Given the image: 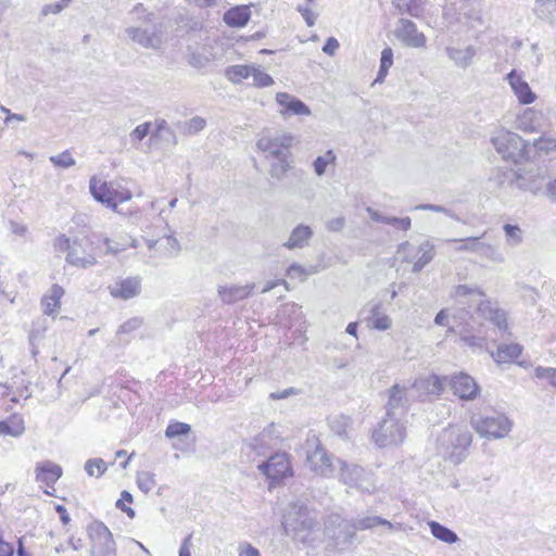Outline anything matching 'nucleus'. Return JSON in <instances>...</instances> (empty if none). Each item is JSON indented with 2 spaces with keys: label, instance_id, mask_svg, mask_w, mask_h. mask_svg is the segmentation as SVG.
I'll return each instance as SVG.
<instances>
[{
  "label": "nucleus",
  "instance_id": "37",
  "mask_svg": "<svg viewBox=\"0 0 556 556\" xmlns=\"http://www.w3.org/2000/svg\"><path fill=\"white\" fill-rule=\"evenodd\" d=\"M252 71L253 64H237L229 66L225 72V76L233 84H241L244 79L250 78Z\"/></svg>",
  "mask_w": 556,
  "mask_h": 556
},
{
  "label": "nucleus",
  "instance_id": "45",
  "mask_svg": "<svg viewBox=\"0 0 556 556\" xmlns=\"http://www.w3.org/2000/svg\"><path fill=\"white\" fill-rule=\"evenodd\" d=\"M129 16L132 22L139 25H149L152 22L153 13L148 12L143 4L138 3L131 9Z\"/></svg>",
  "mask_w": 556,
  "mask_h": 556
},
{
  "label": "nucleus",
  "instance_id": "48",
  "mask_svg": "<svg viewBox=\"0 0 556 556\" xmlns=\"http://www.w3.org/2000/svg\"><path fill=\"white\" fill-rule=\"evenodd\" d=\"M252 85L255 87H268L274 84V79L267 73L263 72L258 66L253 64V71L251 73Z\"/></svg>",
  "mask_w": 556,
  "mask_h": 556
},
{
  "label": "nucleus",
  "instance_id": "40",
  "mask_svg": "<svg viewBox=\"0 0 556 556\" xmlns=\"http://www.w3.org/2000/svg\"><path fill=\"white\" fill-rule=\"evenodd\" d=\"M503 231L505 235V243L509 248H517L523 242V230L511 224H504Z\"/></svg>",
  "mask_w": 556,
  "mask_h": 556
},
{
  "label": "nucleus",
  "instance_id": "1",
  "mask_svg": "<svg viewBox=\"0 0 556 556\" xmlns=\"http://www.w3.org/2000/svg\"><path fill=\"white\" fill-rule=\"evenodd\" d=\"M282 527L287 535L306 545L314 544V533L318 529L317 513L302 501L288 505L282 516Z\"/></svg>",
  "mask_w": 556,
  "mask_h": 556
},
{
  "label": "nucleus",
  "instance_id": "30",
  "mask_svg": "<svg viewBox=\"0 0 556 556\" xmlns=\"http://www.w3.org/2000/svg\"><path fill=\"white\" fill-rule=\"evenodd\" d=\"M543 115L540 111L528 108L517 116V128L526 132H534L541 127Z\"/></svg>",
  "mask_w": 556,
  "mask_h": 556
},
{
  "label": "nucleus",
  "instance_id": "31",
  "mask_svg": "<svg viewBox=\"0 0 556 556\" xmlns=\"http://www.w3.org/2000/svg\"><path fill=\"white\" fill-rule=\"evenodd\" d=\"M63 295L64 289L59 285H53L41 300L43 313L54 318L59 313Z\"/></svg>",
  "mask_w": 556,
  "mask_h": 556
},
{
  "label": "nucleus",
  "instance_id": "56",
  "mask_svg": "<svg viewBox=\"0 0 556 556\" xmlns=\"http://www.w3.org/2000/svg\"><path fill=\"white\" fill-rule=\"evenodd\" d=\"M535 377L539 379H546L556 388V368L539 366L534 369Z\"/></svg>",
  "mask_w": 556,
  "mask_h": 556
},
{
  "label": "nucleus",
  "instance_id": "60",
  "mask_svg": "<svg viewBox=\"0 0 556 556\" xmlns=\"http://www.w3.org/2000/svg\"><path fill=\"white\" fill-rule=\"evenodd\" d=\"M455 295L456 296H466V295L484 296L485 294L479 288H470V287L465 286V285H459L455 289Z\"/></svg>",
  "mask_w": 556,
  "mask_h": 556
},
{
  "label": "nucleus",
  "instance_id": "24",
  "mask_svg": "<svg viewBox=\"0 0 556 556\" xmlns=\"http://www.w3.org/2000/svg\"><path fill=\"white\" fill-rule=\"evenodd\" d=\"M255 285L253 282L247 285H219L217 294L224 304H235L251 295Z\"/></svg>",
  "mask_w": 556,
  "mask_h": 556
},
{
  "label": "nucleus",
  "instance_id": "7",
  "mask_svg": "<svg viewBox=\"0 0 556 556\" xmlns=\"http://www.w3.org/2000/svg\"><path fill=\"white\" fill-rule=\"evenodd\" d=\"M306 446L308 448L306 452V464L308 468L317 476L324 478L332 477L334 472L333 458L320 445L316 435L307 438Z\"/></svg>",
  "mask_w": 556,
  "mask_h": 556
},
{
  "label": "nucleus",
  "instance_id": "47",
  "mask_svg": "<svg viewBox=\"0 0 556 556\" xmlns=\"http://www.w3.org/2000/svg\"><path fill=\"white\" fill-rule=\"evenodd\" d=\"M137 485L143 493H149L155 485V475L151 471H140L137 473Z\"/></svg>",
  "mask_w": 556,
  "mask_h": 556
},
{
  "label": "nucleus",
  "instance_id": "41",
  "mask_svg": "<svg viewBox=\"0 0 556 556\" xmlns=\"http://www.w3.org/2000/svg\"><path fill=\"white\" fill-rule=\"evenodd\" d=\"M479 256L496 263V264H503L505 262L504 254L500 251V249L496 245L482 242L479 245V250L477 253Z\"/></svg>",
  "mask_w": 556,
  "mask_h": 556
},
{
  "label": "nucleus",
  "instance_id": "46",
  "mask_svg": "<svg viewBox=\"0 0 556 556\" xmlns=\"http://www.w3.org/2000/svg\"><path fill=\"white\" fill-rule=\"evenodd\" d=\"M481 237H469L466 239H447L446 242H459L456 248L458 252H472L478 253Z\"/></svg>",
  "mask_w": 556,
  "mask_h": 556
},
{
  "label": "nucleus",
  "instance_id": "29",
  "mask_svg": "<svg viewBox=\"0 0 556 556\" xmlns=\"http://www.w3.org/2000/svg\"><path fill=\"white\" fill-rule=\"evenodd\" d=\"M62 467L50 460L38 463L36 466V480L52 486L62 476Z\"/></svg>",
  "mask_w": 556,
  "mask_h": 556
},
{
  "label": "nucleus",
  "instance_id": "22",
  "mask_svg": "<svg viewBox=\"0 0 556 556\" xmlns=\"http://www.w3.org/2000/svg\"><path fill=\"white\" fill-rule=\"evenodd\" d=\"M108 288L113 298L129 300L141 292V278L136 276L118 279Z\"/></svg>",
  "mask_w": 556,
  "mask_h": 556
},
{
  "label": "nucleus",
  "instance_id": "5",
  "mask_svg": "<svg viewBox=\"0 0 556 556\" xmlns=\"http://www.w3.org/2000/svg\"><path fill=\"white\" fill-rule=\"evenodd\" d=\"M89 189L94 200L118 214L122 213L118 210V203L129 201L132 197L128 189L115 186L113 182L102 181L97 177H91Z\"/></svg>",
  "mask_w": 556,
  "mask_h": 556
},
{
  "label": "nucleus",
  "instance_id": "18",
  "mask_svg": "<svg viewBox=\"0 0 556 556\" xmlns=\"http://www.w3.org/2000/svg\"><path fill=\"white\" fill-rule=\"evenodd\" d=\"M396 38L407 47L424 48L427 38L419 31L416 24L409 20L401 18L395 28Z\"/></svg>",
  "mask_w": 556,
  "mask_h": 556
},
{
  "label": "nucleus",
  "instance_id": "20",
  "mask_svg": "<svg viewBox=\"0 0 556 556\" xmlns=\"http://www.w3.org/2000/svg\"><path fill=\"white\" fill-rule=\"evenodd\" d=\"M477 311L481 317L491 321L501 332L508 331L507 312L501 308L497 303L481 300Z\"/></svg>",
  "mask_w": 556,
  "mask_h": 556
},
{
  "label": "nucleus",
  "instance_id": "17",
  "mask_svg": "<svg viewBox=\"0 0 556 556\" xmlns=\"http://www.w3.org/2000/svg\"><path fill=\"white\" fill-rule=\"evenodd\" d=\"M446 382L450 384L453 393L460 400L472 401L478 396L480 392V389L475 379L464 372L451 376L450 378L447 377Z\"/></svg>",
  "mask_w": 556,
  "mask_h": 556
},
{
  "label": "nucleus",
  "instance_id": "27",
  "mask_svg": "<svg viewBox=\"0 0 556 556\" xmlns=\"http://www.w3.org/2000/svg\"><path fill=\"white\" fill-rule=\"evenodd\" d=\"M276 101L282 108L281 114L311 115L309 108L303 101L287 92H278Z\"/></svg>",
  "mask_w": 556,
  "mask_h": 556
},
{
  "label": "nucleus",
  "instance_id": "11",
  "mask_svg": "<svg viewBox=\"0 0 556 556\" xmlns=\"http://www.w3.org/2000/svg\"><path fill=\"white\" fill-rule=\"evenodd\" d=\"M340 465L339 479L345 485L355 488L362 492L372 493L376 489L371 472L357 465H349L338 460Z\"/></svg>",
  "mask_w": 556,
  "mask_h": 556
},
{
  "label": "nucleus",
  "instance_id": "10",
  "mask_svg": "<svg viewBox=\"0 0 556 556\" xmlns=\"http://www.w3.org/2000/svg\"><path fill=\"white\" fill-rule=\"evenodd\" d=\"M257 469L269 480L270 486L279 484L293 475L290 457L287 453L270 455L267 460L257 465Z\"/></svg>",
  "mask_w": 556,
  "mask_h": 556
},
{
  "label": "nucleus",
  "instance_id": "49",
  "mask_svg": "<svg viewBox=\"0 0 556 556\" xmlns=\"http://www.w3.org/2000/svg\"><path fill=\"white\" fill-rule=\"evenodd\" d=\"M288 159H289V156L275 159L276 162H274L270 165L271 177H274L276 179H281L286 175V173L290 168V163H289Z\"/></svg>",
  "mask_w": 556,
  "mask_h": 556
},
{
  "label": "nucleus",
  "instance_id": "16",
  "mask_svg": "<svg viewBox=\"0 0 556 556\" xmlns=\"http://www.w3.org/2000/svg\"><path fill=\"white\" fill-rule=\"evenodd\" d=\"M55 248L61 252H67L66 262L75 267L88 268L97 263L94 255H78L80 240H71L65 236H60L55 240Z\"/></svg>",
  "mask_w": 556,
  "mask_h": 556
},
{
  "label": "nucleus",
  "instance_id": "58",
  "mask_svg": "<svg viewBox=\"0 0 556 556\" xmlns=\"http://www.w3.org/2000/svg\"><path fill=\"white\" fill-rule=\"evenodd\" d=\"M309 273L300 264H292L287 269V276L291 279L303 281Z\"/></svg>",
  "mask_w": 556,
  "mask_h": 556
},
{
  "label": "nucleus",
  "instance_id": "2",
  "mask_svg": "<svg viewBox=\"0 0 556 556\" xmlns=\"http://www.w3.org/2000/svg\"><path fill=\"white\" fill-rule=\"evenodd\" d=\"M324 534L327 538L328 552L329 549L343 551L352 544L356 535L354 521L339 513H330L324 522Z\"/></svg>",
  "mask_w": 556,
  "mask_h": 556
},
{
  "label": "nucleus",
  "instance_id": "34",
  "mask_svg": "<svg viewBox=\"0 0 556 556\" xmlns=\"http://www.w3.org/2000/svg\"><path fill=\"white\" fill-rule=\"evenodd\" d=\"M434 255V245L428 240L422 242L418 248L416 260L413 262V271H421L433 260Z\"/></svg>",
  "mask_w": 556,
  "mask_h": 556
},
{
  "label": "nucleus",
  "instance_id": "50",
  "mask_svg": "<svg viewBox=\"0 0 556 556\" xmlns=\"http://www.w3.org/2000/svg\"><path fill=\"white\" fill-rule=\"evenodd\" d=\"M85 470L90 477H100L105 472L106 466L103 459L93 458L86 462Z\"/></svg>",
  "mask_w": 556,
  "mask_h": 556
},
{
  "label": "nucleus",
  "instance_id": "19",
  "mask_svg": "<svg viewBox=\"0 0 556 556\" xmlns=\"http://www.w3.org/2000/svg\"><path fill=\"white\" fill-rule=\"evenodd\" d=\"M446 380L447 376L440 377L431 374L416 379L412 384V389L416 392V396L418 399L424 400L430 395H440L444 389Z\"/></svg>",
  "mask_w": 556,
  "mask_h": 556
},
{
  "label": "nucleus",
  "instance_id": "28",
  "mask_svg": "<svg viewBox=\"0 0 556 556\" xmlns=\"http://www.w3.org/2000/svg\"><path fill=\"white\" fill-rule=\"evenodd\" d=\"M313 235V229L309 226L299 224L292 229L288 240L282 245L288 250L304 249L309 244Z\"/></svg>",
  "mask_w": 556,
  "mask_h": 556
},
{
  "label": "nucleus",
  "instance_id": "35",
  "mask_svg": "<svg viewBox=\"0 0 556 556\" xmlns=\"http://www.w3.org/2000/svg\"><path fill=\"white\" fill-rule=\"evenodd\" d=\"M354 526H355L356 531L357 530H369L377 526H386L390 530L401 528L400 525H399V527H395L392 522H390L389 520H387L382 517H379V516H365L362 518H357L356 520H354Z\"/></svg>",
  "mask_w": 556,
  "mask_h": 556
},
{
  "label": "nucleus",
  "instance_id": "13",
  "mask_svg": "<svg viewBox=\"0 0 556 556\" xmlns=\"http://www.w3.org/2000/svg\"><path fill=\"white\" fill-rule=\"evenodd\" d=\"M510 184L516 188L529 191L532 194L545 193L547 175L546 170L538 168L527 172H510Z\"/></svg>",
  "mask_w": 556,
  "mask_h": 556
},
{
  "label": "nucleus",
  "instance_id": "23",
  "mask_svg": "<svg viewBox=\"0 0 556 556\" xmlns=\"http://www.w3.org/2000/svg\"><path fill=\"white\" fill-rule=\"evenodd\" d=\"M409 399L407 388L394 384L389 390V400L387 403V415L402 418L408 407Z\"/></svg>",
  "mask_w": 556,
  "mask_h": 556
},
{
  "label": "nucleus",
  "instance_id": "52",
  "mask_svg": "<svg viewBox=\"0 0 556 556\" xmlns=\"http://www.w3.org/2000/svg\"><path fill=\"white\" fill-rule=\"evenodd\" d=\"M71 2L72 0H60L56 3L45 4L41 8L40 15L42 17H46L50 14L56 15L61 13Z\"/></svg>",
  "mask_w": 556,
  "mask_h": 556
},
{
  "label": "nucleus",
  "instance_id": "54",
  "mask_svg": "<svg viewBox=\"0 0 556 556\" xmlns=\"http://www.w3.org/2000/svg\"><path fill=\"white\" fill-rule=\"evenodd\" d=\"M206 125V121L200 116H194L186 122L185 131L188 135H195L202 129H204Z\"/></svg>",
  "mask_w": 556,
  "mask_h": 556
},
{
  "label": "nucleus",
  "instance_id": "63",
  "mask_svg": "<svg viewBox=\"0 0 556 556\" xmlns=\"http://www.w3.org/2000/svg\"><path fill=\"white\" fill-rule=\"evenodd\" d=\"M387 225H391L393 226L394 228L396 229H402V230H408L412 226V220L409 217H402V218H399V217H390V220Z\"/></svg>",
  "mask_w": 556,
  "mask_h": 556
},
{
  "label": "nucleus",
  "instance_id": "32",
  "mask_svg": "<svg viewBox=\"0 0 556 556\" xmlns=\"http://www.w3.org/2000/svg\"><path fill=\"white\" fill-rule=\"evenodd\" d=\"M251 17V11L248 5H237L224 13V22L230 27H243Z\"/></svg>",
  "mask_w": 556,
  "mask_h": 556
},
{
  "label": "nucleus",
  "instance_id": "4",
  "mask_svg": "<svg viewBox=\"0 0 556 556\" xmlns=\"http://www.w3.org/2000/svg\"><path fill=\"white\" fill-rule=\"evenodd\" d=\"M470 424L481 438L488 440L506 438L514 425L505 414L498 412H493L490 415L473 416Z\"/></svg>",
  "mask_w": 556,
  "mask_h": 556
},
{
  "label": "nucleus",
  "instance_id": "51",
  "mask_svg": "<svg viewBox=\"0 0 556 556\" xmlns=\"http://www.w3.org/2000/svg\"><path fill=\"white\" fill-rule=\"evenodd\" d=\"M190 431H191L190 425L185 424V422L175 421V422H170L167 426V428L165 430V435H166V438L172 439V438H176L179 435H186Z\"/></svg>",
  "mask_w": 556,
  "mask_h": 556
},
{
  "label": "nucleus",
  "instance_id": "38",
  "mask_svg": "<svg viewBox=\"0 0 556 556\" xmlns=\"http://www.w3.org/2000/svg\"><path fill=\"white\" fill-rule=\"evenodd\" d=\"M428 526L430 528L431 534L435 539L448 544H453L458 541V536L454 531L439 523L438 521H429Z\"/></svg>",
  "mask_w": 556,
  "mask_h": 556
},
{
  "label": "nucleus",
  "instance_id": "8",
  "mask_svg": "<svg viewBox=\"0 0 556 556\" xmlns=\"http://www.w3.org/2000/svg\"><path fill=\"white\" fill-rule=\"evenodd\" d=\"M406 437V428L402 418L386 416L374 431L372 438L380 447L401 444Z\"/></svg>",
  "mask_w": 556,
  "mask_h": 556
},
{
  "label": "nucleus",
  "instance_id": "12",
  "mask_svg": "<svg viewBox=\"0 0 556 556\" xmlns=\"http://www.w3.org/2000/svg\"><path fill=\"white\" fill-rule=\"evenodd\" d=\"M125 34L134 43L144 49L156 51L164 42L161 27L155 24L128 26Z\"/></svg>",
  "mask_w": 556,
  "mask_h": 556
},
{
  "label": "nucleus",
  "instance_id": "39",
  "mask_svg": "<svg viewBox=\"0 0 556 556\" xmlns=\"http://www.w3.org/2000/svg\"><path fill=\"white\" fill-rule=\"evenodd\" d=\"M25 431L24 421L21 417L0 421V435L20 437Z\"/></svg>",
  "mask_w": 556,
  "mask_h": 556
},
{
  "label": "nucleus",
  "instance_id": "55",
  "mask_svg": "<svg viewBox=\"0 0 556 556\" xmlns=\"http://www.w3.org/2000/svg\"><path fill=\"white\" fill-rule=\"evenodd\" d=\"M142 325V319L139 317H132L122 324L117 329V336L129 334L137 329H139Z\"/></svg>",
  "mask_w": 556,
  "mask_h": 556
},
{
  "label": "nucleus",
  "instance_id": "26",
  "mask_svg": "<svg viewBox=\"0 0 556 556\" xmlns=\"http://www.w3.org/2000/svg\"><path fill=\"white\" fill-rule=\"evenodd\" d=\"M445 53L455 66L466 70L472 64L477 50L473 46L458 47L448 45L445 47Z\"/></svg>",
  "mask_w": 556,
  "mask_h": 556
},
{
  "label": "nucleus",
  "instance_id": "9",
  "mask_svg": "<svg viewBox=\"0 0 556 556\" xmlns=\"http://www.w3.org/2000/svg\"><path fill=\"white\" fill-rule=\"evenodd\" d=\"M90 556H116L117 548L113 535L103 522H93L88 527Z\"/></svg>",
  "mask_w": 556,
  "mask_h": 556
},
{
  "label": "nucleus",
  "instance_id": "36",
  "mask_svg": "<svg viewBox=\"0 0 556 556\" xmlns=\"http://www.w3.org/2000/svg\"><path fill=\"white\" fill-rule=\"evenodd\" d=\"M533 148L539 155L556 154V136L543 134L533 141Z\"/></svg>",
  "mask_w": 556,
  "mask_h": 556
},
{
  "label": "nucleus",
  "instance_id": "53",
  "mask_svg": "<svg viewBox=\"0 0 556 556\" xmlns=\"http://www.w3.org/2000/svg\"><path fill=\"white\" fill-rule=\"evenodd\" d=\"M50 162L55 166L68 168L75 165V160L68 151H64L58 155L50 156Z\"/></svg>",
  "mask_w": 556,
  "mask_h": 556
},
{
  "label": "nucleus",
  "instance_id": "64",
  "mask_svg": "<svg viewBox=\"0 0 556 556\" xmlns=\"http://www.w3.org/2000/svg\"><path fill=\"white\" fill-rule=\"evenodd\" d=\"M239 556H261L260 551L249 543L239 546Z\"/></svg>",
  "mask_w": 556,
  "mask_h": 556
},
{
  "label": "nucleus",
  "instance_id": "15",
  "mask_svg": "<svg viewBox=\"0 0 556 556\" xmlns=\"http://www.w3.org/2000/svg\"><path fill=\"white\" fill-rule=\"evenodd\" d=\"M280 442V434L277 426L270 424L266 426L257 435L244 444V450L254 452L258 456H265L269 450L277 446Z\"/></svg>",
  "mask_w": 556,
  "mask_h": 556
},
{
  "label": "nucleus",
  "instance_id": "33",
  "mask_svg": "<svg viewBox=\"0 0 556 556\" xmlns=\"http://www.w3.org/2000/svg\"><path fill=\"white\" fill-rule=\"evenodd\" d=\"M522 348L517 343L501 344L497 350L492 353V357L500 364L510 363L521 355Z\"/></svg>",
  "mask_w": 556,
  "mask_h": 556
},
{
  "label": "nucleus",
  "instance_id": "61",
  "mask_svg": "<svg viewBox=\"0 0 556 556\" xmlns=\"http://www.w3.org/2000/svg\"><path fill=\"white\" fill-rule=\"evenodd\" d=\"M211 59L199 52H193L190 55L189 63L197 68H203L210 63Z\"/></svg>",
  "mask_w": 556,
  "mask_h": 556
},
{
  "label": "nucleus",
  "instance_id": "43",
  "mask_svg": "<svg viewBox=\"0 0 556 556\" xmlns=\"http://www.w3.org/2000/svg\"><path fill=\"white\" fill-rule=\"evenodd\" d=\"M337 161V155L333 150L326 151L323 155L316 157L313 163L314 172L318 177L325 175L327 167L329 165H334Z\"/></svg>",
  "mask_w": 556,
  "mask_h": 556
},
{
  "label": "nucleus",
  "instance_id": "25",
  "mask_svg": "<svg viewBox=\"0 0 556 556\" xmlns=\"http://www.w3.org/2000/svg\"><path fill=\"white\" fill-rule=\"evenodd\" d=\"M363 314H365L364 320L367 323L369 328L384 331L390 329L392 326L391 318L387 314L381 313L380 302L368 303L364 308Z\"/></svg>",
  "mask_w": 556,
  "mask_h": 556
},
{
  "label": "nucleus",
  "instance_id": "3",
  "mask_svg": "<svg viewBox=\"0 0 556 556\" xmlns=\"http://www.w3.org/2000/svg\"><path fill=\"white\" fill-rule=\"evenodd\" d=\"M491 142L503 160L518 164L529 159V144L513 131L501 129L491 138Z\"/></svg>",
  "mask_w": 556,
  "mask_h": 556
},
{
  "label": "nucleus",
  "instance_id": "14",
  "mask_svg": "<svg viewBox=\"0 0 556 556\" xmlns=\"http://www.w3.org/2000/svg\"><path fill=\"white\" fill-rule=\"evenodd\" d=\"M293 137L286 132H276L274 135H263L257 140V148L265 153L266 157H283L289 156V148L291 147Z\"/></svg>",
  "mask_w": 556,
  "mask_h": 556
},
{
  "label": "nucleus",
  "instance_id": "62",
  "mask_svg": "<svg viewBox=\"0 0 556 556\" xmlns=\"http://www.w3.org/2000/svg\"><path fill=\"white\" fill-rule=\"evenodd\" d=\"M298 11L301 13L302 17L304 18V21L308 27H312L315 25L317 14H315L309 8L299 5Z\"/></svg>",
  "mask_w": 556,
  "mask_h": 556
},
{
  "label": "nucleus",
  "instance_id": "42",
  "mask_svg": "<svg viewBox=\"0 0 556 556\" xmlns=\"http://www.w3.org/2000/svg\"><path fill=\"white\" fill-rule=\"evenodd\" d=\"M534 13L542 20L553 21L556 14V0H536Z\"/></svg>",
  "mask_w": 556,
  "mask_h": 556
},
{
  "label": "nucleus",
  "instance_id": "21",
  "mask_svg": "<svg viewBox=\"0 0 556 556\" xmlns=\"http://www.w3.org/2000/svg\"><path fill=\"white\" fill-rule=\"evenodd\" d=\"M506 80L519 103L527 105L536 100V94L531 90L521 73L513 70L507 74Z\"/></svg>",
  "mask_w": 556,
  "mask_h": 556
},
{
  "label": "nucleus",
  "instance_id": "6",
  "mask_svg": "<svg viewBox=\"0 0 556 556\" xmlns=\"http://www.w3.org/2000/svg\"><path fill=\"white\" fill-rule=\"evenodd\" d=\"M472 435L466 426H450L445 428L440 437L439 444L446 450V455L455 462L463 459L464 451L470 445Z\"/></svg>",
  "mask_w": 556,
  "mask_h": 556
},
{
  "label": "nucleus",
  "instance_id": "57",
  "mask_svg": "<svg viewBox=\"0 0 556 556\" xmlns=\"http://www.w3.org/2000/svg\"><path fill=\"white\" fill-rule=\"evenodd\" d=\"M151 123H142L138 125L129 135L131 142L138 143L146 138L150 131Z\"/></svg>",
  "mask_w": 556,
  "mask_h": 556
},
{
  "label": "nucleus",
  "instance_id": "59",
  "mask_svg": "<svg viewBox=\"0 0 556 556\" xmlns=\"http://www.w3.org/2000/svg\"><path fill=\"white\" fill-rule=\"evenodd\" d=\"M414 210H422V211H432V212H437V213H444L446 216L453 218V219H456V220H459V218L456 216V214H454L452 211L445 208L444 206H441V205H435V204H419L417 206L414 207Z\"/></svg>",
  "mask_w": 556,
  "mask_h": 556
},
{
  "label": "nucleus",
  "instance_id": "44",
  "mask_svg": "<svg viewBox=\"0 0 556 556\" xmlns=\"http://www.w3.org/2000/svg\"><path fill=\"white\" fill-rule=\"evenodd\" d=\"M393 64V51L390 47H387L381 52L380 67L378 75L375 79V84L382 83L388 75L389 68Z\"/></svg>",
  "mask_w": 556,
  "mask_h": 556
}]
</instances>
